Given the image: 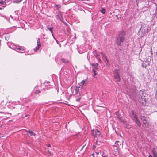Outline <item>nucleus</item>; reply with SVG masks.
<instances>
[{"instance_id": "nucleus-14", "label": "nucleus", "mask_w": 157, "mask_h": 157, "mask_svg": "<svg viewBox=\"0 0 157 157\" xmlns=\"http://www.w3.org/2000/svg\"><path fill=\"white\" fill-rule=\"evenodd\" d=\"M140 118L143 122L147 120V117L144 116H141L140 117Z\"/></svg>"}, {"instance_id": "nucleus-9", "label": "nucleus", "mask_w": 157, "mask_h": 157, "mask_svg": "<svg viewBox=\"0 0 157 157\" xmlns=\"http://www.w3.org/2000/svg\"><path fill=\"white\" fill-rule=\"evenodd\" d=\"M113 154L115 156L118 155L119 154V151L118 150L117 148L114 149L113 151Z\"/></svg>"}, {"instance_id": "nucleus-19", "label": "nucleus", "mask_w": 157, "mask_h": 157, "mask_svg": "<svg viewBox=\"0 0 157 157\" xmlns=\"http://www.w3.org/2000/svg\"><path fill=\"white\" fill-rule=\"evenodd\" d=\"M143 105H145L146 104V100L145 99H142L140 101Z\"/></svg>"}, {"instance_id": "nucleus-6", "label": "nucleus", "mask_w": 157, "mask_h": 157, "mask_svg": "<svg viewBox=\"0 0 157 157\" xmlns=\"http://www.w3.org/2000/svg\"><path fill=\"white\" fill-rule=\"evenodd\" d=\"M101 54L102 55L104 61L105 62L106 64H107L108 61V60H107L106 56L105 55V54H104L102 53H101Z\"/></svg>"}, {"instance_id": "nucleus-7", "label": "nucleus", "mask_w": 157, "mask_h": 157, "mask_svg": "<svg viewBox=\"0 0 157 157\" xmlns=\"http://www.w3.org/2000/svg\"><path fill=\"white\" fill-rule=\"evenodd\" d=\"M27 133H28V136H30L33 135L35 136V134H34L33 133V132L32 131H27Z\"/></svg>"}, {"instance_id": "nucleus-13", "label": "nucleus", "mask_w": 157, "mask_h": 157, "mask_svg": "<svg viewBox=\"0 0 157 157\" xmlns=\"http://www.w3.org/2000/svg\"><path fill=\"white\" fill-rule=\"evenodd\" d=\"M152 152L153 153L154 157H157V153L156 152L155 149L154 148L152 149Z\"/></svg>"}, {"instance_id": "nucleus-38", "label": "nucleus", "mask_w": 157, "mask_h": 157, "mask_svg": "<svg viewBox=\"0 0 157 157\" xmlns=\"http://www.w3.org/2000/svg\"><path fill=\"white\" fill-rule=\"evenodd\" d=\"M97 132H99V131L98 130H97Z\"/></svg>"}, {"instance_id": "nucleus-15", "label": "nucleus", "mask_w": 157, "mask_h": 157, "mask_svg": "<svg viewBox=\"0 0 157 157\" xmlns=\"http://www.w3.org/2000/svg\"><path fill=\"white\" fill-rule=\"evenodd\" d=\"M115 144H117L118 146H119L120 145H123V143H121V142L117 141L115 142Z\"/></svg>"}, {"instance_id": "nucleus-35", "label": "nucleus", "mask_w": 157, "mask_h": 157, "mask_svg": "<svg viewBox=\"0 0 157 157\" xmlns=\"http://www.w3.org/2000/svg\"><path fill=\"white\" fill-rule=\"evenodd\" d=\"M52 36H53V38L55 39V38H56L55 37H54V36L53 35V33L52 34Z\"/></svg>"}, {"instance_id": "nucleus-31", "label": "nucleus", "mask_w": 157, "mask_h": 157, "mask_svg": "<svg viewBox=\"0 0 157 157\" xmlns=\"http://www.w3.org/2000/svg\"><path fill=\"white\" fill-rule=\"evenodd\" d=\"M40 91L39 90H37L36 91V93H40Z\"/></svg>"}, {"instance_id": "nucleus-40", "label": "nucleus", "mask_w": 157, "mask_h": 157, "mask_svg": "<svg viewBox=\"0 0 157 157\" xmlns=\"http://www.w3.org/2000/svg\"><path fill=\"white\" fill-rule=\"evenodd\" d=\"M94 147H95L94 145Z\"/></svg>"}, {"instance_id": "nucleus-34", "label": "nucleus", "mask_w": 157, "mask_h": 157, "mask_svg": "<svg viewBox=\"0 0 157 157\" xmlns=\"http://www.w3.org/2000/svg\"><path fill=\"white\" fill-rule=\"evenodd\" d=\"M95 153L96 154H97V155H98L99 154V152H95Z\"/></svg>"}, {"instance_id": "nucleus-36", "label": "nucleus", "mask_w": 157, "mask_h": 157, "mask_svg": "<svg viewBox=\"0 0 157 157\" xmlns=\"http://www.w3.org/2000/svg\"><path fill=\"white\" fill-rule=\"evenodd\" d=\"M148 157H152V156L151 155H149V156H148Z\"/></svg>"}, {"instance_id": "nucleus-21", "label": "nucleus", "mask_w": 157, "mask_h": 157, "mask_svg": "<svg viewBox=\"0 0 157 157\" xmlns=\"http://www.w3.org/2000/svg\"><path fill=\"white\" fill-rule=\"evenodd\" d=\"M95 56L96 57V58L97 59H98L99 61H101V60L99 57V56L98 54H95Z\"/></svg>"}, {"instance_id": "nucleus-10", "label": "nucleus", "mask_w": 157, "mask_h": 157, "mask_svg": "<svg viewBox=\"0 0 157 157\" xmlns=\"http://www.w3.org/2000/svg\"><path fill=\"white\" fill-rule=\"evenodd\" d=\"M116 113L117 117V118L119 119V121H120L121 122H122V121L121 120V118L120 115L118 113V112H116Z\"/></svg>"}, {"instance_id": "nucleus-42", "label": "nucleus", "mask_w": 157, "mask_h": 157, "mask_svg": "<svg viewBox=\"0 0 157 157\" xmlns=\"http://www.w3.org/2000/svg\"><path fill=\"white\" fill-rule=\"evenodd\" d=\"M100 153L101 155H102V154H101V152H100Z\"/></svg>"}, {"instance_id": "nucleus-30", "label": "nucleus", "mask_w": 157, "mask_h": 157, "mask_svg": "<svg viewBox=\"0 0 157 157\" xmlns=\"http://www.w3.org/2000/svg\"><path fill=\"white\" fill-rule=\"evenodd\" d=\"M56 6L58 8H59L61 6L60 5H56Z\"/></svg>"}, {"instance_id": "nucleus-32", "label": "nucleus", "mask_w": 157, "mask_h": 157, "mask_svg": "<svg viewBox=\"0 0 157 157\" xmlns=\"http://www.w3.org/2000/svg\"><path fill=\"white\" fill-rule=\"evenodd\" d=\"M116 17H117V18L119 19V18H121L120 17H118V15H116Z\"/></svg>"}, {"instance_id": "nucleus-29", "label": "nucleus", "mask_w": 157, "mask_h": 157, "mask_svg": "<svg viewBox=\"0 0 157 157\" xmlns=\"http://www.w3.org/2000/svg\"><path fill=\"white\" fill-rule=\"evenodd\" d=\"M132 115H133L136 114V113L133 111H132Z\"/></svg>"}, {"instance_id": "nucleus-16", "label": "nucleus", "mask_w": 157, "mask_h": 157, "mask_svg": "<svg viewBox=\"0 0 157 157\" xmlns=\"http://www.w3.org/2000/svg\"><path fill=\"white\" fill-rule=\"evenodd\" d=\"M80 87L76 86L75 88V94H77L79 91Z\"/></svg>"}, {"instance_id": "nucleus-5", "label": "nucleus", "mask_w": 157, "mask_h": 157, "mask_svg": "<svg viewBox=\"0 0 157 157\" xmlns=\"http://www.w3.org/2000/svg\"><path fill=\"white\" fill-rule=\"evenodd\" d=\"M37 46L34 49V51L35 52L38 50L41 46L40 39L39 38L37 40Z\"/></svg>"}, {"instance_id": "nucleus-33", "label": "nucleus", "mask_w": 157, "mask_h": 157, "mask_svg": "<svg viewBox=\"0 0 157 157\" xmlns=\"http://www.w3.org/2000/svg\"><path fill=\"white\" fill-rule=\"evenodd\" d=\"M55 40H56L57 44H59L58 41V40H56V38H55Z\"/></svg>"}, {"instance_id": "nucleus-27", "label": "nucleus", "mask_w": 157, "mask_h": 157, "mask_svg": "<svg viewBox=\"0 0 157 157\" xmlns=\"http://www.w3.org/2000/svg\"><path fill=\"white\" fill-rule=\"evenodd\" d=\"M4 1L3 0H0V4L2 5H4Z\"/></svg>"}, {"instance_id": "nucleus-43", "label": "nucleus", "mask_w": 157, "mask_h": 157, "mask_svg": "<svg viewBox=\"0 0 157 157\" xmlns=\"http://www.w3.org/2000/svg\"><path fill=\"white\" fill-rule=\"evenodd\" d=\"M80 53H82V52H79Z\"/></svg>"}, {"instance_id": "nucleus-12", "label": "nucleus", "mask_w": 157, "mask_h": 157, "mask_svg": "<svg viewBox=\"0 0 157 157\" xmlns=\"http://www.w3.org/2000/svg\"><path fill=\"white\" fill-rule=\"evenodd\" d=\"M14 48H16L18 50H24V48L20 47V46H16L15 45H14Z\"/></svg>"}, {"instance_id": "nucleus-25", "label": "nucleus", "mask_w": 157, "mask_h": 157, "mask_svg": "<svg viewBox=\"0 0 157 157\" xmlns=\"http://www.w3.org/2000/svg\"><path fill=\"white\" fill-rule=\"evenodd\" d=\"M48 29H49L52 33V34L53 33H52V29H53V28L52 27H48Z\"/></svg>"}, {"instance_id": "nucleus-46", "label": "nucleus", "mask_w": 157, "mask_h": 157, "mask_svg": "<svg viewBox=\"0 0 157 157\" xmlns=\"http://www.w3.org/2000/svg\"><path fill=\"white\" fill-rule=\"evenodd\" d=\"M156 94H157V93H156Z\"/></svg>"}, {"instance_id": "nucleus-39", "label": "nucleus", "mask_w": 157, "mask_h": 157, "mask_svg": "<svg viewBox=\"0 0 157 157\" xmlns=\"http://www.w3.org/2000/svg\"><path fill=\"white\" fill-rule=\"evenodd\" d=\"M2 8L0 7V10H2Z\"/></svg>"}, {"instance_id": "nucleus-28", "label": "nucleus", "mask_w": 157, "mask_h": 157, "mask_svg": "<svg viewBox=\"0 0 157 157\" xmlns=\"http://www.w3.org/2000/svg\"><path fill=\"white\" fill-rule=\"evenodd\" d=\"M105 9H103L101 10V12L103 14H105Z\"/></svg>"}, {"instance_id": "nucleus-4", "label": "nucleus", "mask_w": 157, "mask_h": 157, "mask_svg": "<svg viewBox=\"0 0 157 157\" xmlns=\"http://www.w3.org/2000/svg\"><path fill=\"white\" fill-rule=\"evenodd\" d=\"M114 78L118 81H120L121 80L119 74L117 69H116L114 72Z\"/></svg>"}, {"instance_id": "nucleus-44", "label": "nucleus", "mask_w": 157, "mask_h": 157, "mask_svg": "<svg viewBox=\"0 0 157 157\" xmlns=\"http://www.w3.org/2000/svg\"><path fill=\"white\" fill-rule=\"evenodd\" d=\"M48 151L49 152V151L48 150Z\"/></svg>"}, {"instance_id": "nucleus-26", "label": "nucleus", "mask_w": 157, "mask_h": 157, "mask_svg": "<svg viewBox=\"0 0 157 157\" xmlns=\"http://www.w3.org/2000/svg\"><path fill=\"white\" fill-rule=\"evenodd\" d=\"M85 81L83 80L81 82L80 84L81 85H83L85 83Z\"/></svg>"}, {"instance_id": "nucleus-24", "label": "nucleus", "mask_w": 157, "mask_h": 157, "mask_svg": "<svg viewBox=\"0 0 157 157\" xmlns=\"http://www.w3.org/2000/svg\"><path fill=\"white\" fill-rule=\"evenodd\" d=\"M143 0H136V3L137 5H138V4L139 2H141Z\"/></svg>"}, {"instance_id": "nucleus-23", "label": "nucleus", "mask_w": 157, "mask_h": 157, "mask_svg": "<svg viewBox=\"0 0 157 157\" xmlns=\"http://www.w3.org/2000/svg\"><path fill=\"white\" fill-rule=\"evenodd\" d=\"M22 0H16L15 1H13L14 3H19L21 2Z\"/></svg>"}, {"instance_id": "nucleus-41", "label": "nucleus", "mask_w": 157, "mask_h": 157, "mask_svg": "<svg viewBox=\"0 0 157 157\" xmlns=\"http://www.w3.org/2000/svg\"><path fill=\"white\" fill-rule=\"evenodd\" d=\"M1 15L0 14V17H1Z\"/></svg>"}, {"instance_id": "nucleus-3", "label": "nucleus", "mask_w": 157, "mask_h": 157, "mask_svg": "<svg viewBox=\"0 0 157 157\" xmlns=\"http://www.w3.org/2000/svg\"><path fill=\"white\" fill-rule=\"evenodd\" d=\"M91 65L93 67L92 72L93 73V75L94 78H97L96 75L98 74V64H92Z\"/></svg>"}, {"instance_id": "nucleus-2", "label": "nucleus", "mask_w": 157, "mask_h": 157, "mask_svg": "<svg viewBox=\"0 0 157 157\" xmlns=\"http://www.w3.org/2000/svg\"><path fill=\"white\" fill-rule=\"evenodd\" d=\"M125 34L126 32L124 31H120L117 37L116 41L117 44L118 45L121 46V43L124 42Z\"/></svg>"}, {"instance_id": "nucleus-20", "label": "nucleus", "mask_w": 157, "mask_h": 157, "mask_svg": "<svg viewBox=\"0 0 157 157\" xmlns=\"http://www.w3.org/2000/svg\"><path fill=\"white\" fill-rule=\"evenodd\" d=\"M132 118L133 121L137 119V117L136 115V114L133 115H132Z\"/></svg>"}, {"instance_id": "nucleus-1", "label": "nucleus", "mask_w": 157, "mask_h": 157, "mask_svg": "<svg viewBox=\"0 0 157 157\" xmlns=\"http://www.w3.org/2000/svg\"><path fill=\"white\" fill-rule=\"evenodd\" d=\"M148 26L144 23L141 25V27L138 32V35L140 37L144 36L146 33L148 32Z\"/></svg>"}, {"instance_id": "nucleus-45", "label": "nucleus", "mask_w": 157, "mask_h": 157, "mask_svg": "<svg viewBox=\"0 0 157 157\" xmlns=\"http://www.w3.org/2000/svg\"><path fill=\"white\" fill-rule=\"evenodd\" d=\"M105 157V156H104V157Z\"/></svg>"}, {"instance_id": "nucleus-22", "label": "nucleus", "mask_w": 157, "mask_h": 157, "mask_svg": "<svg viewBox=\"0 0 157 157\" xmlns=\"http://www.w3.org/2000/svg\"><path fill=\"white\" fill-rule=\"evenodd\" d=\"M58 17L59 18V19H60V20L63 22V18L62 17V16L61 15H58Z\"/></svg>"}, {"instance_id": "nucleus-11", "label": "nucleus", "mask_w": 157, "mask_h": 157, "mask_svg": "<svg viewBox=\"0 0 157 157\" xmlns=\"http://www.w3.org/2000/svg\"><path fill=\"white\" fill-rule=\"evenodd\" d=\"M143 122L144 124V125L145 127L147 128L148 127L149 123L147 122V120L143 121Z\"/></svg>"}, {"instance_id": "nucleus-8", "label": "nucleus", "mask_w": 157, "mask_h": 157, "mask_svg": "<svg viewBox=\"0 0 157 157\" xmlns=\"http://www.w3.org/2000/svg\"><path fill=\"white\" fill-rule=\"evenodd\" d=\"M134 121L135 122L136 124H137V125L139 127H140L141 125V123H140L139 120L138 119H137L134 120Z\"/></svg>"}, {"instance_id": "nucleus-18", "label": "nucleus", "mask_w": 157, "mask_h": 157, "mask_svg": "<svg viewBox=\"0 0 157 157\" xmlns=\"http://www.w3.org/2000/svg\"><path fill=\"white\" fill-rule=\"evenodd\" d=\"M61 60L63 63H69L68 60H67L65 59H63V58L61 59Z\"/></svg>"}, {"instance_id": "nucleus-37", "label": "nucleus", "mask_w": 157, "mask_h": 157, "mask_svg": "<svg viewBox=\"0 0 157 157\" xmlns=\"http://www.w3.org/2000/svg\"><path fill=\"white\" fill-rule=\"evenodd\" d=\"M50 146H51L50 144H49L48 145V146L49 147H50Z\"/></svg>"}, {"instance_id": "nucleus-17", "label": "nucleus", "mask_w": 157, "mask_h": 157, "mask_svg": "<svg viewBox=\"0 0 157 157\" xmlns=\"http://www.w3.org/2000/svg\"><path fill=\"white\" fill-rule=\"evenodd\" d=\"M77 97L78 98L76 99V101L77 102H78L81 98V96L80 94H79V95Z\"/></svg>"}]
</instances>
